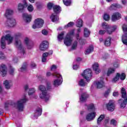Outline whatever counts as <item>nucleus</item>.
<instances>
[{"label": "nucleus", "instance_id": "f257e3e1", "mask_svg": "<svg viewBox=\"0 0 127 127\" xmlns=\"http://www.w3.org/2000/svg\"><path fill=\"white\" fill-rule=\"evenodd\" d=\"M52 89V86H51V83H50V82H47L46 87L44 85H40L39 86V90L42 92L39 95L40 98L42 100H45V102H48V101H49V98H50V95L48 94L47 91H50Z\"/></svg>", "mask_w": 127, "mask_h": 127}, {"label": "nucleus", "instance_id": "f03ea898", "mask_svg": "<svg viewBox=\"0 0 127 127\" xmlns=\"http://www.w3.org/2000/svg\"><path fill=\"white\" fill-rule=\"evenodd\" d=\"M13 14V10L10 9H7L6 10V12L4 15L7 18L6 24L8 27H13L15 24H16V21L15 19L10 17V15Z\"/></svg>", "mask_w": 127, "mask_h": 127}, {"label": "nucleus", "instance_id": "7ed1b4c3", "mask_svg": "<svg viewBox=\"0 0 127 127\" xmlns=\"http://www.w3.org/2000/svg\"><path fill=\"white\" fill-rule=\"evenodd\" d=\"M5 40L7 41V44L9 45L12 43L13 40V37L10 36V34H7L5 36H2L1 38V48L2 49H5Z\"/></svg>", "mask_w": 127, "mask_h": 127}, {"label": "nucleus", "instance_id": "20e7f679", "mask_svg": "<svg viewBox=\"0 0 127 127\" xmlns=\"http://www.w3.org/2000/svg\"><path fill=\"white\" fill-rule=\"evenodd\" d=\"M121 94L122 98L124 99L123 102L121 104V107L123 108V109L126 108V106L127 104V91L125 88L122 87L121 89Z\"/></svg>", "mask_w": 127, "mask_h": 127}, {"label": "nucleus", "instance_id": "39448f33", "mask_svg": "<svg viewBox=\"0 0 127 127\" xmlns=\"http://www.w3.org/2000/svg\"><path fill=\"white\" fill-rule=\"evenodd\" d=\"M81 76L86 80L87 82H90L92 77V70L90 68L84 70L83 72L81 74Z\"/></svg>", "mask_w": 127, "mask_h": 127}, {"label": "nucleus", "instance_id": "423d86ee", "mask_svg": "<svg viewBox=\"0 0 127 127\" xmlns=\"http://www.w3.org/2000/svg\"><path fill=\"white\" fill-rule=\"evenodd\" d=\"M44 24V20L41 18H38L34 21V24L33 25V28L35 29L36 28H41Z\"/></svg>", "mask_w": 127, "mask_h": 127}, {"label": "nucleus", "instance_id": "0eeeda50", "mask_svg": "<svg viewBox=\"0 0 127 127\" xmlns=\"http://www.w3.org/2000/svg\"><path fill=\"white\" fill-rule=\"evenodd\" d=\"M15 45L17 49L21 50L23 55H24L25 53V50L23 48H22V44L21 43V41L18 39V37H15Z\"/></svg>", "mask_w": 127, "mask_h": 127}, {"label": "nucleus", "instance_id": "6e6552de", "mask_svg": "<svg viewBox=\"0 0 127 127\" xmlns=\"http://www.w3.org/2000/svg\"><path fill=\"white\" fill-rule=\"evenodd\" d=\"M27 102V100L26 98H23L18 100L17 102V108L18 111L22 112L23 109H24V104Z\"/></svg>", "mask_w": 127, "mask_h": 127}, {"label": "nucleus", "instance_id": "1a4fd4ad", "mask_svg": "<svg viewBox=\"0 0 127 127\" xmlns=\"http://www.w3.org/2000/svg\"><path fill=\"white\" fill-rule=\"evenodd\" d=\"M106 108L108 111L110 112H114L115 108H116V104L113 100H110L109 103L106 104Z\"/></svg>", "mask_w": 127, "mask_h": 127}, {"label": "nucleus", "instance_id": "9d476101", "mask_svg": "<svg viewBox=\"0 0 127 127\" xmlns=\"http://www.w3.org/2000/svg\"><path fill=\"white\" fill-rule=\"evenodd\" d=\"M49 47V43L47 41H43L40 45V50L41 51L47 50Z\"/></svg>", "mask_w": 127, "mask_h": 127}, {"label": "nucleus", "instance_id": "9b49d317", "mask_svg": "<svg viewBox=\"0 0 127 127\" xmlns=\"http://www.w3.org/2000/svg\"><path fill=\"white\" fill-rule=\"evenodd\" d=\"M122 18V14L119 13V12H115L111 16V20L113 22H116L117 20H119Z\"/></svg>", "mask_w": 127, "mask_h": 127}, {"label": "nucleus", "instance_id": "f8f14e48", "mask_svg": "<svg viewBox=\"0 0 127 127\" xmlns=\"http://www.w3.org/2000/svg\"><path fill=\"white\" fill-rule=\"evenodd\" d=\"M73 42V37L66 36L64 40V44L66 46H70Z\"/></svg>", "mask_w": 127, "mask_h": 127}, {"label": "nucleus", "instance_id": "ddd939ff", "mask_svg": "<svg viewBox=\"0 0 127 127\" xmlns=\"http://www.w3.org/2000/svg\"><path fill=\"white\" fill-rule=\"evenodd\" d=\"M23 19L27 23H29L30 21H31V19L32 17L31 15H28L27 13H24L22 14Z\"/></svg>", "mask_w": 127, "mask_h": 127}, {"label": "nucleus", "instance_id": "4468645a", "mask_svg": "<svg viewBox=\"0 0 127 127\" xmlns=\"http://www.w3.org/2000/svg\"><path fill=\"white\" fill-rule=\"evenodd\" d=\"M47 77H50V76H53L58 78V79H62V81H63V78H62V75L59 73L55 72L54 73H51L50 72H47L46 74Z\"/></svg>", "mask_w": 127, "mask_h": 127}, {"label": "nucleus", "instance_id": "2eb2a0df", "mask_svg": "<svg viewBox=\"0 0 127 127\" xmlns=\"http://www.w3.org/2000/svg\"><path fill=\"white\" fill-rule=\"evenodd\" d=\"M0 72L1 73L2 77H5L6 76V65L2 64L0 67Z\"/></svg>", "mask_w": 127, "mask_h": 127}, {"label": "nucleus", "instance_id": "dca6fc26", "mask_svg": "<svg viewBox=\"0 0 127 127\" xmlns=\"http://www.w3.org/2000/svg\"><path fill=\"white\" fill-rule=\"evenodd\" d=\"M96 118V112H92L88 114L86 117V119L88 122H91L93 121L94 119Z\"/></svg>", "mask_w": 127, "mask_h": 127}, {"label": "nucleus", "instance_id": "f3484780", "mask_svg": "<svg viewBox=\"0 0 127 127\" xmlns=\"http://www.w3.org/2000/svg\"><path fill=\"white\" fill-rule=\"evenodd\" d=\"M27 2H25L23 4L21 3H19L18 5V11H20V12H23L24 11V8L27 7Z\"/></svg>", "mask_w": 127, "mask_h": 127}, {"label": "nucleus", "instance_id": "a211bd4d", "mask_svg": "<svg viewBox=\"0 0 127 127\" xmlns=\"http://www.w3.org/2000/svg\"><path fill=\"white\" fill-rule=\"evenodd\" d=\"M58 14H56L55 13H52L50 16V18L52 22H56L57 21H59V16L58 15Z\"/></svg>", "mask_w": 127, "mask_h": 127}, {"label": "nucleus", "instance_id": "6ab92c4d", "mask_svg": "<svg viewBox=\"0 0 127 127\" xmlns=\"http://www.w3.org/2000/svg\"><path fill=\"white\" fill-rule=\"evenodd\" d=\"M93 71H95L96 74L101 73V69L99 68V64L98 63H94L92 65Z\"/></svg>", "mask_w": 127, "mask_h": 127}, {"label": "nucleus", "instance_id": "aec40b11", "mask_svg": "<svg viewBox=\"0 0 127 127\" xmlns=\"http://www.w3.org/2000/svg\"><path fill=\"white\" fill-rule=\"evenodd\" d=\"M53 11L54 13H56V14H59L60 12H61V7L58 5H55L53 6Z\"/></svg>", "mask_w": 127, "mask_h": 127}, {"label": "nucleus", "instance_id": "412c9836", "mask_svg": "<svg viewBox=\"0 0 127 127\" xmlns=\"http://www.w3.org/2000/svg\"><path fill=\"white\" fill-rule=\"evenodd\" d=\"M102 26L103 29H105L104 30H106V31L107 32V33L109 34L110 33V30L111 29V27L109 25L107 24L106 22H104L102 24Z\"/></svg>", "mask_w": 127, "mask_h": 127}, {"label": "nucleus", "instance_id": "4be33fe9", "mask_svg": "<svg viewBox=\"0 0 127 127\" xmlns=\"http://www.w3.org/2000/svg\"><path fill=\"white\" fill-rule=\"evenodd\" d=\"M96 86L97 89H101L103 88L105 86V82H104V79H102L101 80L99 81H97L96 82Z\"/></svg>", "mask_w": 127, "mask_h": 127}, {"label": "nucleus", "instance_id": "5701e85b", "mask_svg": "<svg viewBox=\"0 0 127 127\" xmlns=\"http://www.w3.org/2000/svg\"><path fill=\"white\" fill-rule=\"evenodd\" d=\"M42 115V109L40 108H38L35 111L34 117L35 118L36 117H40Z\"/></svg>", "mask_w": 127, "mask_h": 127}, {"label": "nucleus", "instance_id": "b1692460", "mask_svg": "<svg viewBox=\"0 0 127 127\" xmlns=\"http://www.w3.org/2000/svg\"><path fill=\"white\" fill-rule=\"evenodd\" d=\"M88 98H89V95H88V94H87L86 93H83L81 94L80 100L81 102H86Z\"/></svg>", "mask_w": 127, "mask_h": 127}, {"label": "nucleus", "instance_id": "393cba45", "mask_svg": "<svg viewBox=\"0 0 127 127\" xmlns=\"http://www.w3.org/2000/svg\"><path fill=\"white\" fill-rule=\"evenodd\" d=\"M112 37H107L105 41H104V45H105L107 47L111 46V44L112 43Z\"/></svg>", "mask_w": 127, "mask_h": 127}, {"label": "nucleus", "instance_id": "a878e982", "mask_svg": "<svg viewBox=\"0 0 127 127\" xmlns=\"http://www.w3.org/2000/svg\"><path fill=\"white\" fill-rule=\"evenodd\" d=\"M24 43L25 44H26L28 49H31V48H32L33 45L30 44V42H29V39H28V38L26 37L25 38Z\"/></svg>", "mask_w": 127, "mask_h": 127}, {"label": "nucleus", "instance_id": "bb28decb", "mask_svg": "<svg viewBox=\"0 0 127 127\" xmlns=\"http://www.w3.org/2000/svg\"><path fill=\"white\" fill-rule=\"evenodd\" d=\"M93 51H94V46L93 45H90L85 51V55H88V54L92 53Z\"/></svg>", "mask_w": 127, "mask_h": 127}, {"label": "nucleus", "instance_id": "cd10ccee", "mask_svg": "<svg viewBox=\"0 0 127 127\" xmlns=\"http://www.w3.org/2000/svg\"><path fill=\"white\" fill-rule=\"evenodd\" d=\"M115 72H116V69H115V68H112V67L109 68L108 69L106 75H107V77H109V76H111V75H112V74H114V73H115Z\"/></svg>", "mask_w": 127, "mask_h": 127}, {"label": "nucleus", "instance_id": "c85d7f7f", "mask_svg": "<svg viewBox=\"0 0 127 127\" xmlns=\"http://www.w3.org/2000/svg\"><path fill=\"white\" fill-rule=\"evenodd\" d=\"M49 55V53H44L42 55V62L45 63L47 61V59H46V57H48Z\"/></svg>", "mask_w": 127, "mask_h": 127}, {"label": "nucleus", "instance_id": "c756f323", "mask_svg": "<svg viewBox=\"0 0 127 127\" xmlns=\"http://www.w3.org/2000/svg\"><path fill=\"white\" fill-rule=\"evenodd\" d=\"M62 83L61 79H57L54 81L53 85L55 87H57L58 86H60Z\"/></svg>", "mask_w": 127, "mask_h": 127}, {"label": "nucleus", "instance_id": "7c9ffc66", "mask_svg": "<svg viewBox=\"0 0 127 127\" xmlns=\"http://www.w3.org/2000/svg\"><path fill=\"white\" fill-rule=\"evenodd\" d=\"M91 33V32L87 28H84V37H89L90 36V34Z\"/></svg>", "mask_w": 127, "mask_h": 127}, {"label": "nucleus", "instance_id": "2f4dec72", "mask_svg": "<svg viewBox=\"0 0 127 127\" xmlns=\"http://www.w3.org/2000/svg\"><path fill=\"white\" fill-rule=\"evenodd\" d=\"M3 85L5 86V89H7V90H8L10 89V85H9V82H8V80H6L3 82Z\"/></svg>", "mask_w": 127, "mask_h": 127}, {"label": "nucleus", "instance_id": "473e14b6", "mask_svg": "<svg viewBox=\"0 0 127 127\" xmlns=\"http://www.w3.org/2000/svg\"><path fill=\"white\" fill-rule=\"evenodd\" d=\"M76 26L77 27H79V28H81L82 26H83V20L82 19H78L77 20V22L76 23Z\"/></svg>", "mask_w": 127, "mask_h": 127}, {"label": "nucleus", "instance_id": "72a5a7b5", "mask_svg": "<svg viewBox=\"0 0 127 127\" xmlns=\"http://www.w3.org/2000/svg\"><path fill=\"white\" fill-rule=\"evenodd\" d=\"M63 1L64 5L66 6H70L71 3H72V1L71 0H63Z\"/></svg>", "mask_w": 127, "mask_h": 127}, {"label": "nucleus", "instance_id": "f704fd0d", "mask_svg": "<svg viewBox=\"0 0 127 127\" xmlns=\"http://www.w3.org/2000/svg\"><path fill=\"white\" fill-rule=\"evenodd\" d=\"M27 69V64L26 63H24L22 67L20 68L21 72H24V71H26Z\"/></svg>", "mask_w": 127, "mask_h": 127}, {"label": "nucleus", "instance_id": "c9c22d12", "mask_svg": "<svg viewBox=\"0 0 127 127\" xmlns=\"http://www.w3.org/2000/svg\"><path fill=\"white\" fill-rule=\"evenodd\" d=\"M13 105H15V103H9V102H5V109L6 110V111H8V106H13Z\"/></svg>", "mask_w": 127, "mask_h": 127}, {"label": "nucleus", "instance_id": "e433bc0d", "mask_svg": "<svg viewBox=\"0 0 127 127\" xmlns=\"http://www.w3.org/2000/svg\"><path fill=\"white\" fill-rule=\"evenodd\" d=\"M87 106L88 111H95V106L93 104H90Z\"/></svg>", "mask_w": 127, "mask_h": 127}, {"label": "nucleus", "instance_id": "4c0bfd02", "mask_svg": "<svg viewBox=\"0 0 127 127\" xmlns=\"http://www.w3.org/2000/svg\"><path fill=\"white\" fill-rule=\"evenodd\" d=\"M78 85L80 87H85V86H86V82H85L84 79H80V80L78 82Z\"/></svg>", "mask_w": 127, "mask_h": 127}, {"label": "nucleus", "instance_id": "58836bf2", "mask_svg": "<svg viewBox=\"0 0 127 127\" xmlns=\"http://www.w3.org/2000/svg\"><path fill=\"white\" fill-rule=\"evenodd\" d=\"M120 77L121 74H120V73H117L116 76L113 79V82H117V81H119Z\"/></svg>", "mask_w": 127, "mask_h": 127}, {"label": "nucleus", "instance_id": "ea45409f", "mask_svg": "<svg viewBox=\"0 0 127 127\" xmlns=\"http://www.w3.org/2000/svg\"><path fill=\"white\" fill-rule=\"evenodd\" d=\"M105 119V115H101L97 119V124L99 125Z\"/></svg>", "mask_w": 127, "mask_h": 127}, {"label": "nucleus", "instance_id": "a19ab883", "mask_svg": "<svg viewBox=\"0 0 127 127\" xmlns=\"http://www.w3.org/2000/svg\"><path fill=\"white\" fill-rule=\"evenodd\" d=\"M111 87L108 88L103 94L105 98H107L108 96H109V95H110V93H111Z\"/></svg>", "mask_w": 127, "mask_h": 127}, {"label": "nucleus", "instance_id": "79ce46f5", "mask_svg": "<svg viewBox=\"0 0 127 127\" xmlns=\"http://www.w3.org/2000/svg\"><path fill=\"white\" fill-rule=\"evenodd\" d=\"M117 25H114L112 27H110V30H109V34H112L116 29H117Z\"/></svg>", "mask_w": 127, "mask_h": 127}, {"label": "nucleus", "instance_id": "37998d69", "mask_svg": "<svg viewBox=\"0 0 127 127\" xmlns=\"http://www.w3.org/2000/svg\"><path fill=\"white\" fill-rule=\"evenodd\" d=\"M111 18V17H110V15L105 13L103 16V19L105 20V21H109L110 20V19Z\"/></svg>", "mask_w": 127, "mask_h": 127}, {"label": "nucleus", "instance_id": "c03bdc74", "mask_svg": "<svg viewBox=\"0 0 127 127\" xmlns=\"http://www.w3.org/2000/svg\"><path fill=\"white\" fill-rule=\"evenodd\" d=\"M77 46H78V42L77 41H75L72 44L71 49H72V50H75V49L77 48Z\"/></svg>", "mask_w": 127, "mask_h": 127}, {"label": "nucleus", "instance_id": "a18cd8bd", "mask_svg": "<svg viewBox=\"0 0 127 127\" xmlns=\"http://www.w3.org/2000/svg\"><path fill=\"white\" fill-rule=\"evenodd\" d=\"M74 26V23L73 22H69L67 24L64 26L65 28H68V27H73Z\"/></svg>", "mask_w": 127, "mask_h": 127}, {"label": "nucleus", "instance_id": "49530a36", "mask_svg": "<svg viewBox=\"0 0 127 127\" xmlns=\"http://www.w3.org/2000/svg\"><path fill=\"white\" fill-rule=\"evenodd\" d=\"M74 34H75V30H72L70 32L68 33L66 36L69 37H72V36L74 35Z\"/></svg>", "mask_w": 127, "mask_h": 127}, {"label": "nucleus", "instance_id": "de8ad7c7", "mask_svg": "<svg viewBox=\"0 0 127 127\" xmlns=\"http://www.w3.org/2000/svg\"><path fill=\"white\" fill-rule=\"evenodd\" d=\"M53 6H54L53 3L49 2L47 4V7L49 10L52 9V8H53Z\"/></svg>", "mask_w": 127, "mask_h": 127}, {"label": "nucleus", "instance_id": "09e8293b", "mask_svg": "<svg viewBox=\"0 0 127 127\" xmlns=\"http://www.w3.org/2000/svg\"><path fill=\"white\" fill-rule=\"evenodd\" d=\"M110 125L114 126V127H117V120L113 119L110 121Z\"/></svg>", "mask_w": 127, "mask_h": 127}, {"label": "nucleus", "instance_id": "8fccbe9b", "mask_svg": "<svg viewBox=\"0 0 127 127\" xmlns=\"http://www.w3.org/2000/svg\"><path fill=\"white\" fill-rule=\"evenodd\" d=\"M34 9V8H33V6L31 4L29 5L27 7V10H28V11H29V12H32Z\"/></svg>", "mask_w": 127, "mask_h": 127}, {"label": "nucleus", "instance_id": "3c124183", "mask_svg": "<svg viewBox=\"0 0 127 127\" xmlns=\"http://www.w3.org/2000/svg\"><path fill=\"white\" fill-rule=\"evenodd\" d=\"M64 37V33L62 32L61 34H59L58 38L59 40H63Z\"/></svg>", "mask_w": 127, "mask_h": 127}, {"label": "nucleus", "instance_id": "603ef678", "mask_svg": "<svg viewBox=\"0 0 127 127\" xmlns=\"http://www.w3.org/2000/svg\"><path fill=\"white\" fill-rule=\"evenodd\" d=\"M34 92H35V89L34 88H30L28 91L29 96H31V95H32Z\"/></svg>", "mask_w": 127, "mask_h": 127}, {"label": "nucleus", "instance_id": "864d4df0", "mask_svg": "<svg viewBox=\"0 0 127 127\" xmlns=\"http://www.w3.org/2000/svg\"><path fill=\"white\" fill-rule=\"evenodd\" d=\"M126 75L125 73L123 72V73H122L121 75L120 74V79L122 81H123L126 79Z\"/></svg>", "mask_w": 127, "mask_h": 127}, {"label": "nucleus", "instance_id": "5fc2aeb1", "mask_svg": "<svg viewBox=\"0 0 127 127\" xmlns=\"http://www.w3.org/2000/svg\"><path fill=\"white\" fill-rule=\"evenodd\" d=\"M106 32H107V31H106L105 30H99L98 33L99 34V35H104V34H105V33H106Z\"/></svg>", "mask_w": 127, "mask_h": 127}, {"label": "nucleus", "instance_id": "6e6d98bb", "mask_svg": "<svg viewBox=\"0 0 127 127\" xmlns=\"http://www.w3.org/2000/svg\"><path fill=\"white\" fill-rule=\"evenodd\" d=\"M10 75H13L14 73V68H12L11 66L10 67V70L9 71Z\"/></svg>", "mask_w": 127, "mask_h": 127}, {"label": "nucleus", "instance_id": "4d7b16f0", "mask_svg": "<svg viewBox=\"0 0 127 127\" xmlns=\"http://www.w3.org/2000/svg\"><path fill=\"white\" fill-rule=\"evenodd\" d=\"M5 58V57H4V54L2 52H0V59L3 60Z\"/></svg>", "mask_w": 127, "mask_h": 127}, {"label": "nucleus", "instance_id": "13d9d810", "mask_svg": "<svg viewBox=\"0 0 127 127\" xmlns=\"http://www.w3.org/2000/svg\"><path fill=\"white\" fill-rule=\"evenodd\" d=\"M115 6L116 8H122V7H123L122 5H121L120 4H117V3L115 4Z\"/></svg>", "mask_w": 127, "mask_h": 127}, {"label": "nucleus", "instance_id": "bf43d9fd", "mask_svg": "<svg viewBox=\"0 0 127 127\" xmlns=\"http://www.w3.org/2000/svg\"><path fill=\"white\" fill-rule=\"evenodd\" d=\"M42 33L44 35H47L48 34V31L45 29H44L42 31Z\"/></svg>", "mask_w": 127, "mask_h": 127}, {"label": "nucleus", "instance_id": "052dcab7", "mask_svg": "<svg viewBox=\"0 0 127 127\" xmlns=\"http://www.w3.org/2000/svg\"><path fill=\"white\" fill-rule=\"evenodd\" d=\"M114 9H116V6H115V4H112L110 7V10H114Z\"/></svg>", "mask_w": 127, "mask_h": 127}, {"label": "nucleus", "instance_id": "680f3d73", "mask_svg": "<svg viewBox=\"0 0 127 127\" xmlns=\"http://www.w3.org/2000/svg\"><path fill=\"white\" fill-rule=\"evenodd\" d=\"M31 68H36V64L34 62H32L31 63Z\"/></svg>", "mask_w": 127, "mask_h": 127}, {"label": "nucleus", "instance_id": "e2e57ef3", "mask_svg": "<svg viewBox=\"0 0 127 127\" xmlns=\"http://www.w3.org/2000/svg\"><path fill=\"white\" fill-rule=\"evenodd\" d=\"M56 69H57V66L55 64H53L51 68V71H53V70H56Z\"/></svg>", "mask_w": 127, "mask_h": 127}, {"label": "nucleus", "instance_id": "0e129e2a", "mask_svg": "<svg viewBox=\"0 0 127 127\" xmlns=\"http://www.w3.org/2000/svg\"><path fill=\"white\" fill-rule=\"evenodd\" d=\"M118 96H119V92L116 91V92H114L113 93V97H118Z\"/></svg>", "mask_w": 127, "mask_h": 127}, {"label": "nucleus", "instance_id": "69168bd1", "mask_svg": "<svg viewBox=\"0 0 127 127\" xmlns=\"http://www.w3.org/2000/svg\"><path fill=\"white\" fill-rule=\"evenodd\" d=\"M78 68H79V65L77 64H75L73 65V69H74V70H77L78 69Z\"/></svg>", "mask_w": 127, "mask_h": 127}, {"label": "nucleus", "instance_id": "338daca9", "mask_svg": "<svg viewBox=\"0 0 127 127\" xmlns=\"http://www.w3.org/2000/svg\"><path fill=\"white\" fill-rule=\"evenodd\" d=\"M75 37L76 38V40H80V39H79V37H80V34L76 33L75 34Z\"/></svg>", "mask_w": 127, "mask_h": 127}, {"label": "nucleus", "instance_id": "774afa93", "mask_svg": "<svg viewBox=\"0 0 127 127\" xmlns=\"http://www.w3.org/2000/svg\"><path fill=\"white\" fill-rule=\"evenodd\" d=\"M81 60H82V58H81L80 57H78V58H76V62H80Z\"/></svg>", "mask_w": 127, "mask_h": 127}]
</instances>
